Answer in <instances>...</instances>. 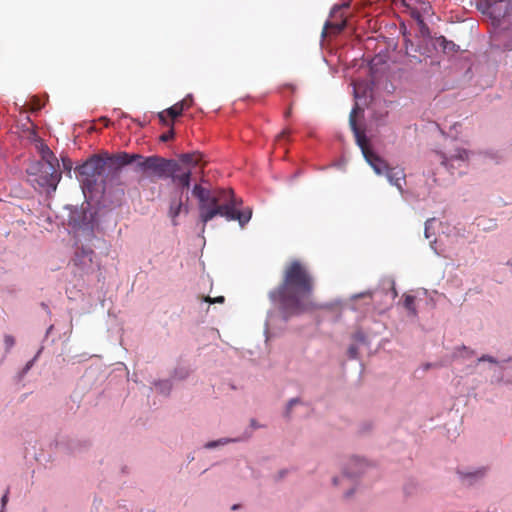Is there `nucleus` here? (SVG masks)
<instances>
[{
	"instance_id": "nucleus-1",
	"label": "nucleus",
	"mask_w": 512,
	"mask_h": 512,
	"mask_svg": "<svg viewBox=\"0 0 512 512\" xmlns=\"http://www.w3.org/2000/svg\"><path fill=\"white\" fill-rule=\"evenodd\" d=\"M192 195L198 200L199 220L202 223V232L206 224L216 216H222L227 221H238L243 228L252 217V209L243 210L242 199L235 196L232 189L210 190L200 184L192 188Z\"/></svg>"
},
{
	"instance_id": "nucleus-2",
	"label": "nucleus",
	"mask_w": 512,
	"mask_h": 512,
	"mask_svg": "<svg viewBox=\"0 0 512 512\" xmlns=\"http://www.w3.org/2000/svg\"><path fill=\"white\" fill-rule=\"evenodd\" d=\"M137 156H130V153L119 152L105 157L94 155L85 163L76 168L81 181L86 186H91L97 181L105 184L109 179L119 176L120 169L133 163Z\"/></svg>"
},
{
	"instance_id": "nucleus-3",
	"label": "nucleus",
	"mask_w": 512,
	"mask_h": 512,
	"mask_svg": "<svg viewBox=\"0 0 512 512\" xmlns=\"http://www.w3.org/2000/svg\"><path fill=\"white\" fill-rule=\"evenodd\" d=\"M58 163H31L27 168L29 181L35 189L44 190L47 193L56 191L61 180V172L57 170Z\"/></svg>"
},
{
	"instance_id": "nucleus-4",
	"label": "nucleus",
	"mask_w": 512,
	"mask_h": 512,
	"mask_svg": "<svg viewBox=\"0 0 512 512\" xmlns=\"http://www.w3.org/2000/svg\"><path fill=\"white\" fill-rule=\"evenodd\" d=\"M314 277L309 268L299 260L291 261L285 268V288H312Z\"/></svg>"
},
{
	"instance_id": "nucleus-5",
	"label": "nucleus",
	"mask_w": 512,
	"mask_h": 512,
	"mask_svg": "<svg viewBox=\"0 0 512 512\" xmlns=\"http://www.w3.org/2000/svg\"><path fill=\"white\" fill-rule=\"evenodd\" d=\"M130 156H137L133 163H137V167L143 171H150L158 178H169L173 173V168L176 167L175 160H168L159 156L144 157L140 154H130Z\"/></svg>"
},
{
	"instance_id": "nucleus-6",
	"label": "nucleus",
	"mask_w": 512,
	"mask_h": 512,
	"mask_svg": "<svg viewBox=\"0 0 512 512\" xmlns=\"http://www.w3.org/2000/svg\"><path fill=\"white\" fill-rule=\"evenodd\" d=\"M311 290H275L271 292L272 299H278L282 308L289 313H296L306 309V301Z\"/></svg>"
},
{
	"instance_id": "nucleus-7",
	"label": "nucleus",
	"mask_w": 512,
	"mask_h": 512,
	"mask_svg": "<svg viewBox=\"0 0 512 512\" xmlns=\"http://www.w3.org/2000/svg\"><path fill=\"white\" fill-rule=\"evenodd\" d=\"M94 251L90 248L78 247L72 258L73 272L75 275L83 276L95 270L97 264L94 262Z\"/></svg>"
},
{
	"instance_id": "nucleus-8",
	"label": "nucleus",
	"mask_w": 512,
	"mask_h": 512,
	"mask_svg": "<svg viewBox=\"0 0 512 512\" xmlns=\"http://www.w3.org/2000/svg\"><path fill=\"white\" fill-rule=\"evenodd\" d=\"M185 198L186 201H184V192L179 189H175L169 196L168 216L174 226L178 225L177 218L182 211L186 214L189 212V208L186 205L188 196H185Z\"/></svg>"
},
{
	"instance_id": "nucleus-9",
	"label": "nucleus",
	"mask_w": 512,
	"mask_h": 512,
	"mask_svg": "<svg viewBox=\"0 0 512 512\" xmlns=\"http://www.w3.org/2000/svg\"><path fill=\"white\" fill-rule=\"evenodd\" d=\"M490 18L496 25H500L502 23H508L512 25V1H493Z\"/></svg>"
},
{
	"instance_id": "nucleus-10",
	"label": "nucleus",
	"mask_w": 512,
	"mask_h": 512,
	"mask_svg": "<svg viewBox=\"0 0 512 512\" xmlns=\"http://www.w3.org/2000/svg\"><path fill=\"white\" fill-rule=\"evenodd\" d=\"M331 18H333V20L327 21L325 23V26H324V29L322 32V35L324 37L327 36L328 34L337 35V34L341 33L347 25V20H346V17L342 13L341 7H335L332 10Z\"/></svg>"
},
{
	"instance_id": "nucleus-11",
	"label": "nucleus",
	"mask_w": 512,
	"mask_h": 512,
	"mask_svg": "<svg viewBox=\"0 0 512 512\" xmlns=\"http://www.w3.org/2000/svg\"><path fill=\"white\" fill-rule=\"evenodd\" d=\"M192 172L190 169H182L180 163L176 161V167L173 168V173L170 174L172 182L177 186L176 189H188L191 183Z\"/></svg>"
},
{
	"instance_id": "nucleus-12",
	"label": "nucleus",
	"mask_w": 512,
	"mask_h": 512,
	"mask_svg": "<svg viewBox=\"0 0 512 512\" xmlns=\"http://www.w3.org/2000/svg\"><path fill=\"white\" fill-rule=\"evenodd\" d=\"M357 109H358V107L356 106L351 111L350 116H349V124H350L352 131L354 132L357 144L361 148L363 156L365 157L366 154L368 155V153H370L373 150L370 149V147L368 146V141H367L365 134L362 131H360L357 126V123H356Z\"/></svg>"
},
{
	"instance_id": "nucleus-13",
	"label": "nucleus",
	"mask_w": 512,
	"mask_h": 512,
	"mask_svg": "<svg viewBox=\"0 0 512 512\" xmlns=\"http://www.w3.org/2000/svg\"><path fill=\"white\" fill-rule=\"evenodd\" d=\"M389 181V183L395 186L401 195L404 194V185L406 184V174L404 169L394 167H389L388 170L384 174Z\"/></svg>"
},
{
	"instance_id": "nucleus-14",
	"label": "nucleus",
	"mask_w": 512,
	"mask_h": 512,
	"mask_svg": "<svg viewBox=\"0 0 512 512\" xmlns=\"http://www.w3.org/2000/svg\"><path fill=\"white\" fill-rule=\"evenodd\" d=\"M364 158L377 175H384L389 168L387 162L374 151L366 154Z\"/></svg>"
},
{
	"instance_id": "nucleus-15",
	"label": "nucleus",
	"mask_w": 512,
	"mask_h": 512,
	"mask_svg": "<svg viewBox=\"0 0 512 512\" xmlns=\"http://www.w3.org/2000/svg\"><path fill=\"white\" fill-rule=\"evenodd\" d=\"M469 152L463 148H457L454 154L442 155V164L447 166L453 160L465 161L468 159Z\"/></svg>"
},
{
	"instance_id": "nucleus-16",
	"label": "nucleus",
	"mask_w": 512,
	"mask_h": 512,
	"mask_svg": "<svg viewBox=\"0 0 512 512\" xmlns=\"http://www.w3.org/2000/svg\"><path fill=\"white\" fill-rule=\"evenodd\" d=\"M37 146L39 148L42 158V161H39L38 163H58V160L56 159L54 153L50 150V148L47 145L40 141Z\"/></svg>"
},
{
	"instance_id": "nucleus-17",
	"label": "nucleus",
	"mask_w": 512,
	"mask_h": 512,
	"mask_svg": "<svg viewBox=\"0 0 512 512\" xmlns=\"http://www.w3.org/2000/svg\"><path fill=\"white\" fill-rule=\"evenodd\" d=\"M202 159V155L198 152L184 153L179 156V161L190 166H197Z\"/></svg>"
},
{
	"instance_id": "nucleus-18",
	"label": "nucleus",
	"mask_w": 512,
	"mask_h": 512,
	"mask_svg": "<svg viewBox=\"0 0 512 512\" xmlns=\"http://www.w3.org/2000/svg\"><path fill=\"white\" fill-rule=\"evenodd\" d=\"M404 307L410 312L412 316L417 315L415 307V297L409 294L404 295Z\"/></svg>"
},
{
	"instance_id": "nucleus-19",
	"label": "nucleus",
	"mask_w": 512,
	"mask_h": 512,
	"mask_svg": "<svg viewBox=\"0 0 512 512\" xmlns=\"http://www.w3.org/2000/svg\"><path fill=\"white\" fill-rule=\"evenodd\" d=\"M184 110L185 109H184L183 103L177 102L173 106L166 109V112H167L168 116H170L171 118H177L178 116H180L182 114V112Z\"/></svg>"
},
{
	"instance_id": "nucleus-20",
	"label": "nucleus",
	"mask_w": 512,
	"mask_h": 512,
	"mask_svg": "<svg viewBox=\"0 0 512 512\" xmlns=\"http://www.w3.org/2000/svg\"><path fill=\"white\" fill-rule=\"evenodd\" d=\"M493 1L490 0H480L477 3V8L483 13L490 16L492 11Z\"/></svg>"
},
{
	"instance_id": "nucleus-21",
	"label": "nucleus",
	"mask_w": 512,
	"mask_h": 512,
	"mask_svg": "<svg viewBox=\"0 0 512 512\" xmlns=\"http://www.w3.org/2000/svg\"><path fill=\"white\" fill-rule=\"evenodd\" d=\"M437 44L446 51H453L455 49V44L452 41H448L444 36L437 38Z\"/></svg>"
},
{
	"instance_id": "nucleus-22",
	"label": "nucleus",
	"mask_w": 512,
	"mask_h": 512,
	"mask_svg": "<svg viewBox=\"0 0 512 512\" xmlns=\"http://www.w3.org/2000/svg\"><path fill=\"white\" fill-rule=\"evenodd\" d=\"M233 440L232 439H228V438H224V439H220L218 441H211V442H208L205 447L206 448H214L216 447L217 445H223V444H226V443H229V442H232ZM234 441H237V439H235Z\"/></svg>"
},
{
	"instance_id": "nucleus-23",
	"label": "nucleus",
	"mask_w": 512,
	"mask_h": 512,
	"mask_svg": "<svg viewBox=\"0 0 512 512\" xmlns=\"http://www.w3.org/2000/svg\"><path fill=\"white\" fill-rule=\"evenodd\" d=\"M381 285L383 288H394L395 280L392 276H386L382 279Z\"/></svg>"
},
{
	"instance_id": "nucleus-24",
	"label": "nucleus",
	"mask_w": 512,
	"mask_h": 512,
	"mask_svg": "<svg viewBox=\"0 0 512 512\" xmlns=\"http://www.w3.org/2000/svg\"><path fill=\"white\" fill-rule=\"evenodd\" d=\"M4 344H5V347H6V350H10L14 344H15V339L12 335H5L4 336Z\"/></svg>"
},
{
	"instance_id": "nucleus-25",
	"label": "nucleus",
	"mask_w": 512,
	"mask_h": 512,
	"mask_svg": "<svg viewBox=\"0 0 512 512\" xmlns=\"http://www.w3.org/2000/svg\"><path fill=\"white\" fill-rule=\"evenodd\" d=\"M354 476H356V473H347V472H345L341 478H337V477L334 478L333 482H334L335 485H337L340 480L341 481L348 480L349 482H351V478L354 477Z\"/></svg>"
},
{
	"instance_id": "nucleus-26",
	"label": "nucleus",
	"mask_w": 512,
	"mask_h": 512,
	"mask_svg": "<svg viewBox=\"0 0 512 512\" xmlns=\"http://www.w3.org/2000/svg\"><path fill=\"white\" fill-rule=\"evenodd\" d=\"M173 137H174V130L171 128L169 131H167L166 133H164L160 136V140L162 142H168L171 139H173Z\"/></svg>"
},
{
	"instance_id": "nucleus-27",
	"label": "nucleus",
	"mask_w": 512,
	"mask_h": 512,
	"mask_svg": "<svg viewBox=\"0 0 512 512\" xmlns=\"http://www.w3.org/2000/svg\"><path fill=\"white\" fill-rule=\"evenodd\" d=\"M463 476L464 479L466 478H480L484 475V471L483 470H478L476 472H473V473H467V474H461Z\"/></svg>"
},
{
	"instance_id": "nucleus-28",
	"label": "nucleus",
	"mask_w": 512,
	"mask_h": 512,
	"mask_svg": "<svg viewBox=\"0 0 512 512\" xmlns=\"http://www.w3.org/2000/svg\"><path fill=\"white\" fill-rule=\"evenodd\" d=\"M179 103H183L184 109H188L193 104V97L187 95L183 100L179 101Z\"/></svg>"
},
{
	"instance_id": "nucleus-29",
	"label": "nucleus",
	"mask_w": 512,
	"mask_h": 512,
	"mask_svg": "<svg viewBox=\"0 0 512 512\" xmlns=\"http://www.w3.org/2000/svg\"><path fill=\"white\" fill-rule=\"evenodd\" d=\"M406 54L410 57V63H421V59L416 55H411V50L408 45H406Z\"/></svg>"
},
{
	"instance_id": "nucleus-30",
	"label": "nucleus",
	"mask_w": 512,
	"mask_h": 512,
	"mask_svg": "<svg viewBox=\"0 0 512 512\" xmlns=\"http://www.w3.org/2000/svg\"><path fill=\"white\" fill-rule=\"evenodd\" d=\"M291 131L289 129H284L278 136H277V141H281V140H284V139H288L289 135H290Z\"/></svg>"
},
{
	"instance_id": "nucleus-31",
	"label": "nucleus",
	"mask_w": 512,
	"mask_h": 512,
	"mask_svg": "<svg viewBox=\"0 0 512 512\" xmlns=\"http://www.w3.org/2000/svg\"><path fill=\"white\" fill-rule=\"evenodd\" d=\"M205 301L209 302V303H223L224 302V297L223 296H219V297H216V298H210V297H207L205 298Z\"/></svg>"
},
{
	"instance_id": "nucleus-32",
	"label": "nucleus",
	"mask_w": 512,
	"mask_h": 512,
	"mask_svg": "<svg viewBox=\"0 0 512 512\" xmlns=\"http://www.w3.org/2000/svg\"><path fill=\"white\" fill-rule=\"evenodd\" d=\"M296 403H298V399H291L288 403V406H287V411H286V415L288 416L293 405H295Z\"/></svg>"
},
{
	"instance_id": "nucleus-33",
	"label": "nucleus",
	"mask_w": 512,
	"mask_h": 512,
	"mask_svg": "<svg viewBox=\"0 0 512 512\" xmlns=\"http://www.w3.org/2000/svg\"><path fill=\"white\" fill-rule=\"evenodd\" d=\"M419 24L421 25V32L422 34L428 32V27L426 26V24L423 22V20H419Z\"/></svg>"
},
{
	"instance_id": "nucleus-34",
	"label": "nucleus",
	"mask_w": 512,
	"mask_h": 512,
	"mask_svg": "<svg viewBox=\"0 0 512 512\" xmlns=\"http://www.w3.org/2000/svg\"><path fill=\"white\" fill-rule=\"evenodd\" d=\"M166 110L165 111H162L158 114V117L160 119V121L163 123V124H166V118H165V114H166Z\"/></svg>"
},
{
	"instance_id": "nucleus-35",
	"label": "nucleus",
	"mask_w": 512,
	"mask_h": 512,
	"mask_svg": "<svg viewBox=\"0 0 512 512\" xmlns=\"http://www.w3.org/2000/svg\"><path fill=\"white\" fill-rule=\"evenodd\" d=\"M479 361H489L495 363L496 361L490 356H482Z\"/></svg>"
},
{
	"instance_id": "nucleus-36",
	"label": "nucleus",
	"mask_w": 512,
	"mask_h": 512,
	"mask_svg": "<svg viewBox=\"0 0 512 512\" xmlns=\"http://www.w3.org/2000/svg\"><path fill=\"white\" fill-rule=\"evenodd\" d=\"M7 500H8V491H6V493L3 495L2 499H1L2 507H4L6 505Z\"/></svg>"
},
{
	"instance_id": "nucleus-37",
	"label": "nucleus",
	"mask_w": 512,
	"mask_h": 512,
	"mask_svg": "<svg viewBox=\"0 0 512 512\" xmlns=\"http://www.w3.org/2000/svg\"><path fill=\"white\" fill-rule=\"evenodd\" d=\"M356 350H357V349H356V347H354V346H351V347L349 348V353H350L351 357H355V355H356Z\"/></svg>"
},
{
	"instance_id": "nucleus-38",
	"label": "nucleus",
	"mask_w": 512,
	"mask_h": 512,
	"mask_svg": "<svg viewBox=\"0 0 512 512\" xmlns=\"http://www.w3.org/2000/svg\"><path fill=\"white\" fill-rule=\"evenodd\" d=\"M101 121H103V124H105V126H108L109 120L107 118L102 117Z\"/></svg>"
},
{
	"instance_id": "nucleus-39",
	"label": "nucleus",
	"mask_w": 512,
	"mask_h": 512,
	"mask_svg": "<svg viewBox=\"0 0 512 512\" xmlns=\"http://www.w3.org/2000/svg\"><path fill=\"white\" fill-rule=\"evenodd\" d=\"M101 121H103V124H105V126H108L109 120L107 118L102 117Z\"/></svg>"
},
{
	"instance_id": "nucleus-40",
	"label": "nucleus",
	"mask_w": 512,
	"mask_h": 512,
	"mask_svg": "<svg viewBox=\"0 0 512 512\" xmlns=\"http://www.w3.org/2000/svg\"><path fill=\"white\" fill-rule=\"evenodd\" d=\"M251 426L253 428H257L258 427V425L256 424V421L254 419L251 420Z\"/></svg>"
},
{
	"instance_id": "nucleus-41",
	"label": "nucleus",
	"mask_w": 512,
	"mask_h": 512,
	"mask_svg": "<svg viewBox=\"0 0 512 512\" xmlns=\"http://www.w3.org/2000/svg\"><path fill=\"white\" fill-rule=\"evenodd\" d=\"M291 115V110L289 109L286 113H285V117H289Z\"/></svg>"
},
{
	"instance_id": "nucleus-42",
	"label": "nucleus",
	"mask_w": 512,
	"mask_h": 512,
	"mask_svg": "<svg viewBox=\"0 0 512 512\" xmlns=\"http://www.w3.org/2000/svg\"><path fill=\"white\" fill-rule=\"evenodd\" d=\"M63 164H64V166H65L66 168H68V169H70V168H71V167H70V165H67V164H66V161H63ZM68 164H70V162H69Z\"/></svg>"
},
{
	"instance_id": "nucleus-43",
	"label": "nucleus",
	"mask_w": 512,
	"mask_h": 512,
	"mask_svg": "<svg viewBox=\"0 0 512 512\" xmlns=\"http://www.w3.org/2000/svg\"><path fill=\"white\" fill-rule=\"evenodd\" d=\"M352 493H353V491H352V490H349V491L346 493V496L348 497V496L352 495Z\"/></svg>"
},
{
	"instance_id": "nucleus-44",
	"label": "nucleus",
	"mask_w": 512,
	"mask_h": 512,
	"mask_svg": "<svg viewBox=\"0 0 512 512\" xmlns=\"http://www.w3.org/2000/svg\"><path fill=\"white\" fill-rule=\"evenodd\" d=\"M352 464H353V465H358V464H359V462H358V460H353V461H352Z\"/></svg>"
},
{
	"instance_id": "nucleus-45",
	"label": "nucleus",
	"mask_w": 512,
	"mask_h": 512,
	"mask_svg": "<svg viewBox=\"0 0 512 512\" xmlns=\"http://www.w3.org/2000/svg\"><path fill=\"white\" fill-rule=\"evenodd\" d=\"M236 509H238V505H233L232 510H236Z\"/></svg>"
},
{
	"instance_id": "nucleus-46",
	"label": "nucleus",
	"mask_w": 512,
	"mask_h": 512,
	"mask_svg": "<svg viewBox=\"0 0 512 512\" xmlns=\"http://www.w3.org/2000/svg\"><path fill=\"white\" fill-rule=\"evenodd\" d=\"M394 292V295L393 297H396L397 296V291L396 290H392Z\"/></svg>"
}]
</instances>
